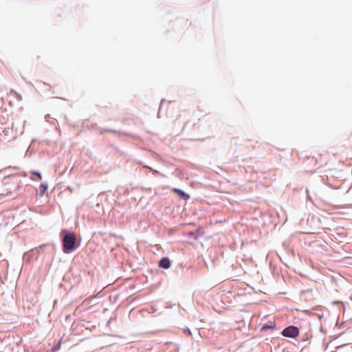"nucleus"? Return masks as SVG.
<instances>
[{
  "label": "nucleus",
  "instance_id": "1",
  "mask_svg": "<svg viewBox=\"0 0 352 352\" xmlns=\"http://www.w3.org/2000/svg\"><path fill=\"white\" fill-rule=\"evenodd\" d=\"M63 252L65 254L74 252L80 246V242L77 241L76 234L67 230H63L61 234Z\"/></svg>",
  "mask_w": 352,
  "mask_h": 352
},
{
  "label": "nucleus",
  "instance_id": "2",
  "mask_svg": "<svg viewBox=\"0 0 352 352\" xmlns=\"http://www.w3.org/2000/svg\"><path fill=\"white\" fill-rule=\"evenodd\" d=\"M281 334L286 338H295L299 334V329L296 326L290 325L285 328Z\"/></svg>",
  "mask_w": 352,
  "mask_h": 352
},
{
  "label": "nucleus",
  "instance_id": "3",
  "mask_svg": "<svg viewBox=\"0 0 352 352\" xmlns=\"http://www.w3.org/2000/svg\"><path fill=\"white\" fill-rule=\"evenodd\" d=\"M20 176L27 177L28 173L23 171L16 175H10L8 178L12 183L16 184V186L13 188L14 190H16L17 189H19L21 185L22 184L21 180L19 179Z\"/></svg>",
  "mask_w": 352,
  "mask_h": 352
},
{
  "label": "nucleus",
  "instance_id": "4",
  "mask_svg": "<svg viewBox=\"0 0 352 352\" xmlns=\"http://www.w3.org/2000/svg\"><path fill=\"white\" fill-rule=\"evenodd\" d=\"M38 256V250L37 248H35L28 252H25L23 256V260L27 263H29L34 258L36 260H37Z\"/></svg>",
  "mask_w": 352,
  "mask_h": 352
},
{
  "label": "nucleus",
  "instance_id": "5",
  "mask_svg": "<svg viewBox=\"0 0 352 352\" xmlns=\"http://www.w3.org/2000/svg\"><path fill=\"white\" fill-rule=\"evenodd\" d=\"M173 191L180 200L187 201L190 199V195L180 188H175Z\"/></svg>",
  "mask_w": 352,
  "mask_h": 352
},
{
  "label": "nucleus",
  "instance_id": "6",
  "mask_svg": "<svg viewBox=\"0 0 352 352\" xmlns=\"http://www.w3.org/2000/svg\"><path fill=\"white\" fill-rule=\"evenodd\" d=\"M158 266L160 268L168 270L171 266V261L168 257H162L159 261H158Z\"/></svg>",
  "mask_w": 352,
  "mask_h": 352
},
{
  "label": "nucleus",
  "instance_id": "7",
  "mask_svg": "<svg viewBox=\"0 0 352 352\" xmlns=\"http://www.w3.org/2000/svg\"><path fill=\"white\" fill-rule=\"evenodd\" d=\"M48 183L47 182H43L40 184L38 190V195L40 197H43L47 190L48 189Z\"/></svg>",
  "mask_w": 352,
  "mask_h": 352
},
{
  "label": "nucleus",
  "instance_id": "8",
  "mask_svg": "<svg viewBox=\"0 0 352 352\" xmlns=\"http://www.w3.org/2000/svg\"><path fill=\"white\" fill-rule=\"evenodd\" d=\"M276 329V324L274 321H268L266 323H265L262 327H261V331H266L270 329Z\"/></svg>",
  "mask_w": 352,
  "mask_h": 352
},
{
  "label": "nucleus",
  "instance_id": "9",
  "mask_svg": "<svg viewBox=\"0 0 352 352\" xmlns=\"http://www.w3.org/2000/svg\"><path fill=\"white\" fill-rule=\"evenodd\" d=\"M204 234V232L201 231L199 229L196 230L194 232H190L189 233L190 236H192L195 239H198L199 237L201 236Z\"/></svg>",
  "mask_w": 352,
  "mask_h": 352
},
{
  "label": "nucleus",
  "instance_id": "10",
  "mask_svg": "<svg viewBox=\"0 0 352 352\" xmlns=\"http://www.w3.org/2000/svg\"><path fill=\"white\" fill-rule=\"evenodd\" d=\"M30 173L32 175H34V176L37 177L38 180H41L42 179V175H41V173L40 171H38V170H31Z\"/></svg>",
  "mask_w": 352,
  "mask_h": 352
},
{
  "label": "nucleus",
  "instance_id": "11",
  "mask_svg": "<svg viewBox=\"0 0 352 352\" xmlns=\"http://www.w3.org/2000/svg\"><path fill=\"white\" fill-rule=\"evenodd\" d=\"M103 132H109V133H121V132L119 131L112 129H108V128L102 129L101 131V133H102Z\"/></svg>",
  "mask_w": 352,
  "mask_h": 352
},
{
  "label": "nucleus",
  "instance_id": "12",
  "mask_svg": "<svg viewBox=\"0 0 352 352\" xmlns=\"http://www.w3.org/2000/svg\"><path fill=\"white\" fill-rule=\"evenodd\" d=\"M60 345H61V341L59 340V342L54 346H53L52 348V352H56V351H58L60 348Z\"/></svg>",
  "mask_w": 352,
  "mask_h": 352
},
{
  "label": "nucleus",
  "instance_id": "13",
  "mask_svg": "<svg viewBox=\"0 0 352 352\" xmlns=\"http://www.w3.org/2000/svg\"><path fill=\"white\" fill-rule=\"evenodd\" d=\"M183 331H184V333L186 336H190L191 335V331L188 327L184 328Z\"/></svg>",
  "mask_w": 352,
  "mask_h": 352
},
{
  "label": "nucleus",
  "instance_id": "14",
  "mask_svg": "<svg viewBox=\"0 0 352 352\" xmlns=\"http://www.w3.org/2000/svg\"><path fill=\"white\" fill-rule=\"evenodd\" d=\"M146 168H149L150 170L153 173V174H159V171L155 170V169H153L152 168H150V167H148V166H146Z\"/></svg>",
  "mask_w": 352,
  "mask_h": 352
},
{
  "label": "nucleus",
  "instance_id": "15",
  "mask_svg": "<svg viewBox=\"0 0 352 352\" xmlns=\"http://www.w3.org/2000/svg\"><path fill=\"white\" fill-rule=\"evenodd\" d=\"M50 118V114H47L45 116V119L47 122H48V119Z\"/></svg>",
  "mask_w": 352,
  "mask_h": 352
},
{
  "label": "nucleus",
  "instance_id": "16",
  "mask_svg": "<svg viewBox=\"0 0 352 352\" xmlns=\"http://www.w3.org/2000/svg\"><path fill=\"white\" fill-rule=\"evenodd\" d=\"M329 186L331 188H333V189H336L337 188L336 187H334L332 184H328ZM338 188H340V187H338Z\"/></svg>",
  "mask_w": 352,
  "mask_h": 352
},
{
  "label": "nucleus",
  "instance_id": "17",
  "mask_svg": "<svg viewBox=\"0 0 352 352\" xmlns=\"http://www.w3.org/2000/svg\"><path fill=\"white\" fill-rule=\"evenodd\" d=\"M344 345L345 344H342V345L337 346H336V349H339L342 348V346H344Z\"/></svg>",
  "mask_w": 352,
  "mask_h": 352
},
{
  "label": "nucleus",
  "instance_id": "18",
  "mask_svg": "<svg viewBox=\"0 0 352 352\" xmlns=\"http://www.w3.org/2000/svg\"><path fill=\"white\" fill-rule=\"evenodd\" d=\"M328 180V178H322V181L324 184H325V181H327Z\"/></svg>",
  "mask_w": 352,
  "mask_h": 352
},
{
  "label": "nucleus",
  "instance_id": "19",
  "mask_svg": "<svg viewBox=\"0 0 352 352\" xmlns=\"http://www.w3.org/2000/svg\"><path fill=\"white\" fill-rule=\"evenodd\" d=\"M17 98H18L19 100H21L22 99V97H21V95H18L17 96Z\"/></svg>",
  "mask_w": 352,
  "mask_h": 352
},
{
  "label": "nucleus",
  "instance_id": "20",
  "mask_svg": "<svg viewBox=\"0 0 352 352\" xmlns=\"http://www.w3.org/2000/svg\"><path fill=\"white\" fill-rule=\"evenodd\" d=\"M164 100H165L164 99H162V100H161V103H162ZM160 105H162V104H160ZM160 108H161V106H160V108H159V109H160Z\"/></svg>",
  "mask_w": 352,
  "mask_h": 352
},
{
  "label": "nucleus",
  "instance_id": "21",
  "mask_svg": "<svg viewBox=\"0 0 352 352\" xmlns=\"http://www.w3.org/2000/svg\"><path fill=\"white\" fill-rule=\"evenodd\" d=\"M45 244H43V245H41L39 246V248H43V247H45Z\"/></svg>",
  "mask_w": 352,
  "mask_h": 352
},
{
  "label": "nucleus",
  "instance_id": "22",
  "mask_svg": "<svg viewBox=\"0 0 352 352\" xmlns=\"http://www.w3.org/2000/svg\"><path fill=\"white\" fill-rule=\"evenodd\" d=\"M43 85L44 86H50L48 84H47V83H45V82H43Z\"/></svg>",
  "mask_w": 352,
  "mask_h": 352
}]
</instances>
